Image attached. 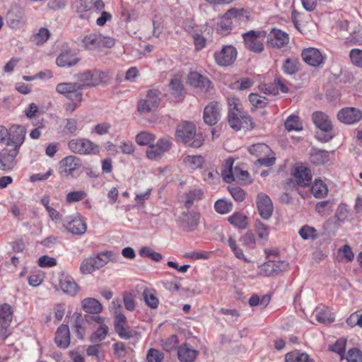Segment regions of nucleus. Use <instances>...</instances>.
Returning a JSON list of instances; mask_svg holds the SVG:
<instances>
[{"label": "nucleus", "mask_w": 362, "mask_h": 362, "mask_svg": "<svg viewBox=\"0 0 362 362\" xmlns=\"http://www.w3.org/2000/svg\"><path fill=\"white\" fill-rule=\"evenodd\" d=\"M303 61L310 66H318L325 62V57L316 48L309 47L304 49L301 53Z\"/></svg>", "instance_id": "18"}, {"label": "nucleus", "mask_w": 362, "mask_h": 362, "mask_svg": "<svg viewBox=\"0 0 362 362\" xmlns=\"http://www.w3.org/2000/svg\"><path fill=\"white\" fill-rule=\"evenodd\" d=\"M257 206L260 216L269 219L273 213L274 207L272 200L264 193H259L257 197Z\"/></svg>", "instance_id": "15"}, {"label": "nucleus", "mask_w": 362, "mask_h": 362, "mask_svg": "<svg viewBox=\"0 0 362 362\" xmlns=\"http://www.w3.org/2000/svg\"><path fill=\"white\" fill-rule=\"evenodd\" d=\"M82 168V163L79 158L74 156H69V174Z\"/></svg>", "instance_id": "60"}, {"label": "nucleus", "mask_w": 362, "mask_h": 362, "mask_svg": "<svg viewBox=\"0 0 362 362\" xmlns=\"http://www.w3.org/2000/svg\"><path fill=\"white\" fill-rule=\"evenodd\" d=\"M83 44L85 49L89 50H93L100 47L111 48L115 45V40L112 37L95 33L85 36L83 39Z\"/></svg>", "instance_id": "8"}, {"label": "nucleus", "mask_w": 362, "mask_h": 362, "mask_svg": "<svg viewBox=\"0 0 362 362\" xmlns=\"http://www.w3.org/2000/svg\"><path fill=\"white\" fill-rule=\"evenodd\" d=\"M200 214L194 211L183 212L179 216L181 227L187 232L194 231L199 223Z\"/></svg>", "instance_id": "13"}, {"label": "nucleus", "mask_w": 362, "mask_h": 362, "mask_svg": "<svg viewBox=\"0 0 362 362\" xmlns=\"http://www.w3.org/2000/svg\"><path fill=\"white\" fill-rule=\"evenodd\" d=\"M285 128L291 131H300L303 129V125L299 120V117L296 115L289 116L285 121Z\"/></svg>", "instance_id": "38"}, {"label": "nucleus", "mask_w": 362, "mask_h": 362, "mask_svg": "<svg viewBox=\"0 0 362 362\" xmlns=\"http://www.w3.org/2000/svg\"><path fill=\"white\" fill-rule=\"evenodd\" d=\"M78 89H82L83 87L97 86L100 84L107 83L108 81L107 74L99 70L87 71L83 74L76 76Z\"/></svg>", "instance_id": "5"}, {"label": "nucleus", "mask_w": 362, "mask_h": 362, "mask_svg": "<svg viewBox=\"0 0 362 362\" xmlns=\"http://www.w3.org/2000/svg\"><path fill=\"white\" fill-rule=\"evenodd\" d=\"M237 50L232 45H223L221 50L214 52L216 63L221 66L232 65L237 58Z\"/></svg>", "instance_id": "10"}, {"label": "nucleus", "mask_w": 362, "mask_h": 362, "mask_svg": "<svg viewBox=\"0 0 362 362\" xmlns=\"http://www.w3.org/2000/svg\"><path fill=\"white\" fill-rule=\"evenodd\" d=\"M170 88L173 91V94L180 95L183 90L181 81L177 78H173L170 82Z\"/></svg>", "instance_id": "61"}, {"label": "nucleus", "mask_w": 362, "mask_h": 362, "mask_svg": "<svg viewBox=\"0 0 362 362\" xmlns=\"http://www.w3.org/2000/svg\"><path fill=\"white\" fill-rule=\"evenodd\" d=\"M188 81L191 86L206 91L209 90L211 88V81L197 71L189 73Z\"/></svg>", "instance_id": "20"}, {"label": "nucleus", "mask_w": 362, "mask_h": 362, "mask_svg": "<svg viewBox=\"0 0 362 362\" xmlns=\"http://www.w3.org/2000/svg\"><path fill=\"white\" fill-rule=\"evenodd\" d=\"M115 260V257L112 252H100L95 256L85 259L81 264L80 270L83 274H90L103 267L109 262Z\"/></svg>", "instance_id": "4"}, {"label": "nucleus", "mask_w": 362, "mask_h": 362, "mask_svg": "<svg viewBox=\"0 0 362 362\" xmlns=\"http://www.w3.org/2000/svg\"><path fill=\"white\" fill-rule=\"evenodd\" d=\"M12 134L8 129L0 126V142L7 146H12L11 149H4L0 158V168L2 170L11 169L14 166V159L19 152V148L23 143L25 135V128L20 125L13 126Z\"/></svg>", "instance_id": "1"}, {"label": "nucleus", "mask_w": 362, "mask_h": 362, "mask_svg": "<svg viewBox=\"0 0 362 362\" xmlns=\"http://www.w3.org/2000/svg\"><path fill=\"white\" fill-rule=\"evenodd\" d=\"M294 177L297 183L303 187L310 185L312 179L310 170L304 166H299L296 168Z\"/></svg>", "instance_id": "23"}, {"label": "nucleus", "mask_w": 362, "mask_h": 362, "mask_svg": "<svg viewBox=\"0 0 362 362\" xmlns=\"http://www.w3.org/2000/svg\"><path fill=\"white\" fill-rule=\"evenodd\" d=\"M214 208L218 214H225L232 210L233 204L231 202L224 199H218L215 202Z\"/></svg>", "instance_id": "48"}, {"label": "nucleus", "mask_w": 362, "mask_h": 362, "mask_svg": "<svg viewBox=\"0 0 362 362\" xmlns=\"http://www.w3.org/2000/svg\"><path fill=\"white\" fill-rule=\"evenodd\" d=\"M86 223L82 216L76 214L69 221V233L74 235H81L86 232Z\"/></svg>", "instance_id": "21"}, {"label": "nucleus", "mask_w": 362, "mask_h": 362, "mask_svg": "<svg viewBox=\"0 0 362 362\" xmlns=\"http://www.w3.org/2000/svg\"><path fill=\"white\" fill-rule=\"evenodd\" d=\"M311 162L315 165H322L329 160V153L325 150H313L310 156Z\"/></svg>", "instance_id": "34"}, {"label": "nucleus", "mask_w": 362, "mask_h": 362, "mask_svg": "<svg viewBox=\"0 0 362 362\" xmlns=\"http://www.w3.org/2000/svg\"><path fill=\"white\" fill-rule=\"evenodd\" d=\"M362 117V112L355 107H345L337 113L338 119L344 124H351L358 122Z\"/></svg>", "instance_id": "16"}, {"label": "nucleus", "mask_w": 362, "mask_h": 362, "mask_svg": "<svg viewBox=\"0 0 362 362\" xmlns=\"http://www.w3.org/2000/svg\"><path fill=\"white\" fill-rule=\"evenodd\" d=\"M312 121L317 128L325 133L322 136H317L318 140L327 142L333 138V125L328 115L321 111H316L312 115Z\"/></svg>", "instance_id": "6"}, {"label": "nucleus", "mask_w": 362, "mask_h": 362, "mask_svg": "<svg viewBox=\"0 0 362 362\" xmlns=\"http://www.w3.org/2000/svg\"><path fill=\"white\" fill-rule=\"evenodd\" d=\"M266 35L264 31L250 30L243 35V38L248 49L256 53H260L264 50V45L258 39Z\"/></svg>", "instance_id": "11"}, {"label": "nucleus", "mask_w": 362, "mask_h": 362, "mask_svg": "<svg viewBox=\"0 0 362 362\" xmlns=\"http://www.w3.org/2000/svg\"><path fill=\"white\" fill-rule=\"evenodd\" d=\"M50 37L48 29L41 28L38 33L32 36V41L37 45H42L47 41Z\"/></svg>", "instance_id": "41"}, {"label": "nucleus", "mask_w": 362, "mask_h": 362, "mask_svg": "<svg viewBox=\"0 0 362 362\" xmlns=\"http://www.w3.org/2000/svg\"><path fill=\"white\" fill-rule=\"evenodd\" d=\"M287 264L284 262L268 261L264 263L260 269L259 274L264 276H274L286 270Z\"/></svg>", "instance_id": "17"}, {"label": "nucleus", "mask_w": 362, "mask_h": 362, "mask_svg": "<svg viewBox=\"0 0 362 362\" xmlns=\"http://www.w3.org/2000/svg\"><path fill=\"white\" fill-rule=\"evenodd\" d=\"M202 195L203 192L201 189H195L189 191L186 194V200L185 202V206L190 208L194 202L195 200L200 199Z\"/></svg>", "instance_id": "47"}, {"label": "nucleus", "mask_w": 362, "mask_h": 362, "mask_svg": "<svg viewBox=\"0 0 362 362\" xmlns=\"http://www.w3.org/2000/svg\"><path fill=\"white\" fill-rule=\"evenodd\" d=\"M81 89H78L76 83H69V110H75L82 101Z\"/></svg>", "instance_id": "22"}, {"label": "nucleus", "mask_w": 362, "mask_h": 362, "mask_svg": "<svg viewBox=\"0 0 362 362\" xmlns=\"http://www.w3.org/2000/svg\"><path fill=\"white\" fill-rule=\"evenodd\" d=\"M73 331L77 338L83 339L86 333V320L83 318L81 313H75L72 315Z\"/></svg>", "instance_id": "24"}, {"label": "nucleus", "mask_w": 362, "mask_h": 362, "mask_svg": "<svg viewBox=\"0 0 362 362\" xmlns=\"http://www.w3.org/2000/svg\"><path fill=\"white\" fill-rule=\"evenodd\" d=\"M175 138L194 148H199L203 144L204 139L201 135L196 134V127L192 122H185L177 126Z\"/></svg>", "instance_id": "3"}, {"label": "nucleus", "mask_w": 362, "mask_h": 362, "mask_svg": "<svg viewBox=\"0 0 362 362\" xmlns=\"http://www.w3.org/2000/svg\"><path fill=\"white\" fill-rule=\"evenodd\" d=\"M87 196V194L83 190L69 192V200L71 202H78L83 199Z\"/></svg>", "instance_id": "63"}, {"label": "nucleus", "mask_w": 362, "mask_h": 362, "mask_svg": "<svg viewBox=\"0 0 362 362\" xmlns=\"http://www.w3.org/2000/svg\"><path fill=\"white\" fill-rule=\"evenodd\" d=\"M312 192L315 197L316 198H322L327 194L328 189L326 185L323 182V181L320 180H316L311 187Z\"/></svg>", "instance_id": "33"}, {"label": "nucleus", "mask_w": 362, "mask_h": 362, "mask_svg": "<svg viewBox=\"0 0 362 362\" xmlns=\"http://www.w3.org/2000/svg\"><path fill=\"white\" fill-rule=\"evenodd\" d=\"M228 120L230 127L235 131L242 128L252 129L254 128V123L242 107L240 100L236 98H228Z\"/></svg>", "instance_id": "2"}, {"label": "nucleus", "mask_w": 362, "mask_h": 362, "mask_svg": "<svg viewBox=\"0 0 362 362\" xmlns=\"http://www.w3.org/2000/svg\"><path fill=\"white\" fill-rule=\"evenodd\" d=\"M249 152L257 157L260 158L272 153L271 148L265 144H257L249 148Z\"/></svg>", "instance_id": "35"}, {"label": "nucleus", "mask_w": 362, "mask_h": 362, "mask_svg": "<svg viewBox=\"0 0 362 362\" xmlns=\"http://www.w3.org/2000/svg\"><path fill=\"white\" fill-rule=\"evenodd\" d=\"M299 235L304 240L315 239L317 238V230L315 228L304 226L299 230Z\"/></svg>", "instance_id": "49"}, {"label": "nucleus", "mask_w": 362, "mask_h": 362, "mask_svg": "<svg viewBox=\"0 0 362 362\" xmlns=\"http://www.w3.org/2000/svg\"><path fill=\"white\" fill-rule=\"evenodd\" d=\"M234 160L228 158L226 160L221 170V175L226 182H231L235 180H247L249 178V173L238 167H233Z\"/></svg>", "instance_id": "7"}, {"label": "nucleus", "mask_w": 362, "mask_h": 362, "mask_svg": "<svg viewBox=\"0 0 362 362\" xmlns=\"http://www.w3.org/2000/svg\"><path fill=\"white\" fill-rule=\"evenodd\" d=\"M81 154H96L99 152V147L90 140L81 139Z\"/></svg>", "instance_id": "43"}, {"label": "nucleus", "mask_w": 362, "mask_h": 362, "mask_svg": "<svg viewBox=\"0 0 362 362\" xmlns=\"http://www.w3.org/2000/svg\"><path fill=\"white\" fill-rule=\"evenodd\" d=\"M83 310L90 314L98 315L103 311V305L95 298H86L81 301Z\"/></svg>", "instance_id": "25"}, {"label": "nucleus", "mask_w": 362, "mask_h": 362, "mask_svg": "<svg viewBox=\"0 0 362 362\" xmlns=\"http://www.w3.org/2000/svg\"><path fill=\"white\" fill-rule=\"evenodd\" d=\"M172 146V141L169 137L160 138L156 144H151L146 150V156L151 160L160 159Z\"/></svg>", "instance_id": "9"}, {"label": "nucleus", "mask_w": 362, "mask_h": 362, "mask_svg": "<svg viewBox=\"0 0 362 362\" xmlns=\"http://www.w3.org/2000/svg\"><path fill=\"white\" fill-rule=\"evenodd\" d=\"M228 190L233 198L237 202H242L245 199V192L239 187H228Z\"/></svg>", "instance_id": "55"}, {"label": "nucleus", "mask_w": 362, "mask_h": 362, "mask_svg": "<svg viewBox=\"0 0 362 362\" xmlns=\"http://www.w3.org/2000/svg\"><path fill=\"white\" fill-rule=\"evenodd\" d=\"M317 320L323 324H330L334 321V317L327 310H321L316 313Z\"/></svg>", "instance_id": "52"}, {"label": "nucleus", "mask_w": 362, "mask_h": 362, "mask_svg": "<svg viewBox=\"0 0 362 362\" xmlns=\"http://www.w3.org/2000/svg\"><path fill=\"white\" fill-rule=\"evenodd\" d=\"M53 286L56 291H62L64 293L68 292V281L64 273H59L58 278L53 282Z\"/></svg>", "instance_id": "42"}, {"label": "nucleus", "mask_w": 362, "mask_h": 362, "mask_svg": "<svg viewBox=\"0 0 362 362\" xmlns=\"http://www.w3.org/2000/svg\"><path fill=\"white\" fill-rule=\"evenodd\" d=\"M232 30V21L229 17L223 16L218 23L217 31L221 35H228Z\"/></svg>", "instance_id": "40"}, {"label": "nucleus", "mask_w": 362, "mask_h": 362, "mask_svg": "<svg viewBox=\"0 0 362 362\" xmlns=\"http://www.w3.org/2000/svg\"><path fill=\"white\" fill-rule=\"evenodd\" d=\"M123 302L124 307L127 310L133 311L134 310L135 302L134 296L131 293L125 291L123 293Z\"/></svg>", "instance_id": "56"}, {"label": "nucleus", "mask_w": 362, "mask_h": 362, "mask_svg": "<svg viewBox=\"0 0 362 362\" xmlns=\"http://www.w3.org/2000/svg\"><path fill=\"white\" fill-rule=\"evenodd\" d=\"M108 332L109 328L107 325H99L98 329L90 336V341L93 343H99L106 338Z\"/></svg>", "instance_id": "32"}, {"label": "nucleus", "mask_w": 362, "mask_h": 362, "mask_svg": "<svg viewBox=\"0 0 362 362\" xmlns=\"http://www.w3.org/2000/svg\"><path fill=\"white\" fill-rule=\"evenodd\" d=\"M38 265L40 267H52L57 265V260L54 257L43 255L38 259Z\"/></svg>", "instance_id": "58"}, {"label": "nucleus", "mask_w": 362, "mask_h": 362, "mask_svg": "<svg viewBox=\"0 0 362 362\" xmlns=\"http://www.w3.org/2000/svg\"><path fill=\"white\" fill-rule=\"evenodd\" d=\"M13 317V310L11 307L4 303L0 305V324L9 326Z\"/></svg>", "instance_id": "31"}, {"label": "nucleus", "mask_w": 362, "mask_h": 362, "mask_svg": "<svg viewBox=\"0 0 362 362\" xmlns=\"http://www.w3.org/2000/svg\"><path fill=\"white\" fill-rule=\"evenodd\" d=\"M349 57L351 62L356 66L362 68V50L353 49L349 52Z\"/></svg>", "instance_id": "53"}, {"label": "nucleus", "mask_w": 362, "mask_h": 362, "mask_svg": "<svg viewBox=\"0 0 362 362\" xmlns=\"http://www.w3.org/2000/svg\"><path fill=\"white\" fill-rule=\"evenodd\" d=\"M178 358L182 362H192L197 357V352L187 345H182L177 351Z\"/></svg>", "instance_id": "27"}, {"label": "nucleus", "mask_w": 362, "mask_h": 362, "mask_svg": "<svg viewBox=\"0 0 362 362\" xmlns=\"http://www.w3.org/2000/svg\"><path fill=\"white\" fill-rule=\"evenodd\" d=\"M286 362H314L313 359H310L308 354L295 350L287 353L285 356Z\"/></svg>", "instance_id": "29"}, {"label": "nucleus", "mask_w": 362, "mask_h": 362, "mask_svg": "<svg viewBox=\"0 0 362 362\" xmlns=\"http://www.w3.org/2000/svg\"><path fill=\"white\" fill-rule=\"evenodd\" d=\"M145 303L151 308H156L158 305V299L154 293V291L145 289L143 293Z\"/></svg>", "instance_id": "44"}, {"label": "nucleus", "mask_w": 362, "mask_h": 362, "mask_svg": "<svg viewBox=\"0 0 362 362\" xmlns=\"http://www.w3.org/2000/svg\"><path fill=\"white\" fill-rule=\"evenodd\" d=\"M344 358L347 362H362L361 351L357 349H351Z\"/></svg>", "instance_id": "54"}, {"label": "nucleus", "mask_w": 362, "mask_h": 362, "mask_svg": "<svg viewBox=\"0 0 362 362\" xmlns=\"http://www.w3.org/2000/svg\"><path fill=\"white\" fill-rule=\"evenodd\" d=\"M115 331L119 336L123 339H129L137 334L136 331L130 329L129 327H125L124 326L117 328Z\"/></svg>", "instance_id": "57"}, {"label": "nucleus", "mask_w": 362, "mask_h": 362, "mask_svg": "<svg viewBox=\"0 0 362 362\" xmlns=\"http://www.w3.org/2000/svg\"><path fill=\"white\" fill-rule=\"evenodd\" d=\"M156 136L148 132H141L135 138L136 142L139 146H150L155 141Z\"/></svg>", "instance_id": "36"}, {"label": "nucleus", "mask_w": 362, "mask_h": 362, "mask_svg": "<svg viewBox=\"0 0 362 362\" xmlns=\"http://www.w3.org/2000/svg\"><path fill=\"white\" fill-rule=\"evenodd\" d=\"M346 340L345 339H339L336 342L329 347V350L338 354L340 356V360L344 359V351L346 348Z\"/></svg>", "instance_id": "45"}, {"label": "nucleus", "mask_w": 362, "mask_h": 362, "mask_svg": "<svg viewBox=\"0 0 362 362\" xmlns=\"http://www.w3.org/2000/svg\"><path fill=\"white\" fill-rule=\"evenodd\" d=\"M185 164L192 169L201 167L204 163V158L200 156H187L184 158Z\"/></svg>", "instance_id": "46"}, {"label": "nucleus", "mask_w": 362, "mask_h": 362, "mask_svg": "<svg viewBox=\"0 0 362 362\" xmlns=\"http://www.w3.org/2000/svg\"><path fill=\"white\" fill-rule=\"evenodd\" d=\"M55 343L61 349L68 347V325L62 324L58 327L55 335Z\"/></svg>", "instance_id": "26"}, {"label": "nucleus", "mask_w": 362, "mask_h": 362, "mask_svg": "<svg viewBox=\"0 0 362 362\" xmlns=\"http://www.w3.org/2000/svg\"><path fill=\"white\" fill-rule=\"evenodd\" d=\"M80 7L78 8L80 11L91 10L100 11L105 7L102 0H80Z\"/></svg>", "instance_id": "28"}, {"label": "nucleus", "mask_w": 362, "mask_h": 362, "mask_svg": "<svg viewBox=\"0 0 362 362\" xmlns=\"http://www.w3.org/2000/svg\"><path fill=\"white\" fill-rule=\"evenodd\" d=\"M315 211L321 216H329L332 212V204L329 200L317 202L315 205Z\"/></svg>", "instance_id": "39"}, {"label": "nucleus", "mask_w": 362, "mask_h": 362, "mask_svg": "<svg viewBox=\"0 0 362 362\" xmlns=\"http://www.w3.org/2000/svg\"><path fill=\"white\" fill-rule=\"evenodd\" d=\"M270 154H268L267 156H263L260 158H259L257 160V162L262 166H272L274 164L276 158L274 156L270 157Z\"/></svg>", "instance_id": "64"}, {"label": "nucleus", "mask_w": 362, "mask_h": 362, "mask_svg": "<svg viewBox=\"0 0 362 362\" xmlns=\"http://www.w3.org/2000/svg\"><path fill=\"white\" fill-rule=\"evenodd\" d=\"M249 100L256 107H263L266 105L265 99L257 94L251 93L249 95Z\"/></svg>", "instance_id": "62"}, {"label": "nucleus", "mask_w": 362, "mask_h": 362, "mask_svg": "<svg viewBox=\"0 0 362 362\" xmlns=\"http://www.w3.org/2000/svg\"><path fill=\"white\" fill-rule=\"evenodd\" d=\"M160 103L158 91L156 90H150L147 93L146 98L141 100L138 103V111L142 114L149 112L156 109Z\"/></svg>", "instance_id": "12"}, {"label": "nucleus", "mask_w": 362, "mask_h": 362, "mask_svg": "<svg viewBox=\"0 0 362 362\" xmlns=\"http://www.w3.org/2000/svg\"><path fill=\"white\" fill-rule=\"evenodd\" d=\"M255 231L260 239L267 238L269 234V227L261 221H256Z\"/></svg>", "instance_id": "50"}, {"label": "nucleus", "mask_w": 362, "mask_h": 362, "mask_svg": "<svg viewBox=\"0 0 362 362\" xmlns=\"http://www.w3.org/2000/svg\"><path fill=\"white\" fill-rule=\"evenodd\" d=\"M221 105L218 102H211L204 110L203 118L206 124L212 126L221 118Z\"/></svg>", "instance_id": "14"}, {"label": "nucleus", "mask_w": 362, "mask_h": 362, "mask_svg": "<svg viewBox=\"0 0 362 362\" xmlns=\"http://www.w3.org/2000/svg\"><path fill=\"white\" fill-rule=\"evenodd\" d=\"M164 358L163 353L156 349H150L146 354L148 362H161Z\"/></svg>", "instance_id": "51"}, {"label": "nucleus", "mask_w": 362, "mask_h": 362, "mask_svg": "<svg viewBox=\"0 0 362 362\" xmlns=\"http://www.w3.org/2000/svg\"><path fill=\"white\" fill-rule=\"evenodd\" d=\"M228 222L240 229H245L248 226L247 217L240 212H235L228 218Z\"/></svg>", "instance_id": "30"}, {"label": "nucleus", "mask_w": 362, "mask_h": 362, "mask_svg": "<svg viewBox=\"0 0 362 362\" xmlns=\"http://www.w3.org/2000/svg\"><path fill=\"white\" fill-rule=\"evenodd\" d=\"M299 61L297 59L288 58L283 64V71L288 75L296 74L298 71Z\"/></svg>", "instance_id": "37"}, {"label": "nucleus", "mask_w": 362, "mask_h": 362, "mask_svg": "<svg viewBox=\"0 0 362 362\" xmlns=\"http://www.w3.org/2000/svg\"><path fill=\"white\" fill-rule=\"evenodd\" d=\"M242 243L248 247L253 248L255 245V238L251 231L247 232L241 238Z\"/></svg>", "instance_id": "59"}, {"label": "nucleus", "mask_w": 362, "mask_h": 362, "mask_svg": "<svg viewBox=\"0 0 362 362\" xmlns=\"http://www.w3.org/2000/svg\"><path fill=\"white\" fill-rule=\"evenodd\" d=\"M287 33L281 30L273 29L267 37V44L274 48H281L288 43Z\"/></svg>", "instance_id": "19"}]
</instances>
